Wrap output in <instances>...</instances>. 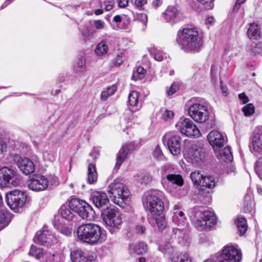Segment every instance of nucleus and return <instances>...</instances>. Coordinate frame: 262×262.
<instances>
[{
  "mask_svg": "<svg viewBox=\"0 0 262 262\" xmlns=\"http://www.w3.org/2000/svg\"><path fill=\"white\" fill-rule=\"evenodd\" d=\"M177 42L184 52L198 53L203 47V35L196 28H185L178 33Z\"/></svg>",
  "mask_w": 262,
  "mask_h": 262,
  "instance_id": "nucleus-1",
  "label": "nucleus"
},
{
  "mask_svg": "<svg viewBox=\"0 0 262 262\" xmlns=\"http://www.w3.org/2000/svg\"><path fill=\"white\" fill-rule=\"evenodd\" d=\"M76 234L80 241L91 245L101 244L106 239L105 231L94 223L84 224L79 226Z\"/></svg>",
  "mask_w": 262,
  "mask_h": 262,
  "instance_id": "nucleus-2",
  "label": "nucleus"
},
{
  "mask_svg": "<svg viewBox=\"0 0 262 262\" xmlns=\"http://www.w3.org/2000/svg\"><path fill=\"white\" fill-rule=\"evenodd\" d=\"M112 201L118 206L124 207L129 202V192L126 186L118 180H115L107 188Z\"/></svg>",
  "mask_w": 262,
  "mask_h": 262,
  "instance_id": "nucleus-3",
  "label": "nucleus"
},
{
  "mask_svg": "<svg viewBox=\"0 0 262 262\" xmlns=\"http://www.w3.org/2000/svg\"><path fill=\"white\" fill-rule=\"evenodd\" d=\"M102 217L105 224L112 228L110 231L113 232L116 229H119L122 224V219L120 212L115 207H108L102 212Z\"/></svg>",
  "mask_w": 262,
  "mask_h": 262,
  "instance_id": "nucleus-4",
  "label": "nucleus"
},
{
  "mask_svg": "<svg viewBox=\"0 0 262 262\" xmlns=\"http://www.w3.org/2000/svg\"><path fill=\"white\" fill-rule=\"evenodd\" d=\"M190 178L194 185L202 191L207 189L211 190L215 186L213 178L204 176L198 171L192 172L190 174Z\"/></svg>",
  "mask_w": 262,
  "mask_h": 262,
  "instance_id": "nucleus-5",
  "label": "nucleus"
},
{
  "mask_svg": "<svg viewBox=\"0 0 262 262\" xmlns=\"http://www.w3.org/2000/svg\"><path fill=\"white\" fill-rule=\"evenodd\" d=\"M6 198L8 206L15 211L23 207L29 199L26 192L18 190L10 192L7 194Z\"/></svg>",
  "mask_w": 262,
  "mask_h": 262,
  "instance_id": "nucleus-6",
  "label": "nucleus"
},
{
  "mask_svg": "<svg viewBox=\"0 0 262 262\" xmlns=\"http://www.w3.org/2000/svg\"><path fill=\"white\" fill-rule=\"evenodd\" d=\"M175 127L181 134L188 137H198L200 135V130L189 118H181Z\"/></svg>",
  "mask_w": 262,
  "mask_h": 262,
  "instance_id": "nucleus-7",
  "label": "nucleus"
},
{
  "mask_svg": "<svg viewBox=\"0 0 262 262\" xmlns=\"http://www.w3.org/2000/svg\"><path fill=\"white\" fill-rule=\"evenodd\" d=\"M19 180L17 172L7 167L0 169V187L17 186Z\"/></svg>",
  "mask_w": 262,
  "mask_h": 262,
  "instance_id": "nucleus-8",
  "label": "nucleus"
},
{
  "mask_svg": "<svg viewBox=\"0 0 262 262\" xmlns=\"http://www.w3.org/2000/svg\"><path fill=\"white\" fill-rule=\"evenodd\" d=\"M189 116L195 122L204 123L208 119L209 112L206 106L199 103H195L188 110Z\"/></svg>",
  "mask_w": 262,
  "mask_h": 262,
  "instance_id": "nucleus-9",
  "label": "nucleus"
},
{
  "mask_svg": "<svg viewBox=\"0 0 262 262\" xmlns=\"http://www.w3.org/2000/svg\"><path fill=\"white\" fill-rule=\"evenodd\" d=\"M171 169L167 166H164L161 170V183L165 188H168L167 182L181 186L183 185L184 180L180 174L170 173Z\"/></svg>",
  "mask_w": 262,
  "mask_h": 262,
  "instance_id": "nucleus-10",
  "label": "nucleus"
},
{
  "mask_svg": "<svg viewBox=\"0 0 262 262\" xmlns=\"http://www.w3.org/2000/svg\"><path fill=\"white\" fill-rule=\"evenodd\" d=\"M216 222V217L214 213L208 210L201 212L198 217L196 226L200 229H209L212 227Z\"/></svg>",
  "mask_w": 262,
  "mask_h": 262,
  "instance_id": "nucleus-11",
  "label": "nucleus"
},
{
  "mask_svg": "<svg viewBox=\"0 0 262 262\" xmlns=\"http://www.w3.org/2000/svg\"><path fill=\"white\" fill-rule=\"evenodd\" d=\"M242 252L237 247L227 245L221 253L220 257L227 262H239L242 259Z\"/></svg>",
  "mask_w": 262,
  "mask_h": 262,
  "instance_id": "nucleus-12",
  "label": "nucleus"
},
{
  "mask_svg": "<svg viewBox=\"0 0 262 262\" xmlns=\"http://www.w3.org/2000/svg\"><path fill=\"white\" fill-rule=\"evenodd\" d=\"M146 207L152 215L162 214L164 206L162 201L158 196L150 194L146 198Z\"/></svg>",
  "mask_w": 262,
  "mask_h": 262,
  "instance_id": "nucleus-13",
  "label": "nucleus"
},
{
  "mask_svg": "<svg viewBox=\"0 0 262 262\" xmlns=\"http://www.w3.org/2000/svg\"><path fill=\"white\" fill-rule=\"evenodd\" d=\"M207 139L215 152L222 148L227 142V137L217 130L210 132Z\"/></svg>",
  "mask_w": 262,
  "mask_h": 262,
  "instance_id": "nucleus-14",
  "label": "nucleus"
},
{
  "mask_svg": "<svg viewBox=\"0 0 262 262\" xmlns=\"http://www.w3.org/2000/svg\"><path fill=\"white\" fill-rule=\"evenodd\" d=\"M96 257L94 252H85L79 249L71 252V259L73 262H96Z\"/></svg>",
  "mask_w": 262,
  "mask_h": 262,
  "instance_id": "nucleus-15",
  "label": "nucleus"
},
{
  "mask_svg": "<svg viewBox=\"0 0 262 262\" xmlns=\"http://www.w3.org/2000/svg\"><path fill=\"white\" fill-rule=\"evenodd\" d=\"M189 159L193 164H201L206 157V150L203 145H193L189 151Z\"/></svg>",
  "mask_w": 262,
  "mask_h": 262,
  "instance_id": "nucleus-16",
  "label": "nucleus"
},
{
  "mask_svg": "<svg viewBox=\"0 0 262 262\" xmlns=\"http://www.w3.org/2000/svg\"><path fill=\"white\" fill-rule=\"evenodd\" d=\"M48 184V180L45 176L40 174L34 175L30 180L28 187L33 191H40L45 190Z\"/></svg>",
  "mask_w": 262,
  "mask_h": 262,
  "instance_id": "nucleus-17",
  "label": "nucleus"
},
{
  "mask_svg": "<svg viewBox=\"0 0 262 262\" xmlns=\"http://www.w3.org/2000/svg\"><path fill=\"white\" fill-rule=\"evenodd\" d=\"M16 160L19 169L25 174H30L35 171V164L31 159L19 157L18 158H16Z\"/></svg>",
  "mask_w": 262,
  "mask_h": 262,
  "instance_id": "nucleus-18",
  "label": "nucleus"
},
{
  "mask_svg": "<svg viewBox=\"0 0 262 262\" xmlns=\"http://www.w3.org/2000/svg\"><path fill=\"white\" fill-rule=\"evenodd\" d=\"M185 235V233L182 229L177 228H169L163 235L161 241H167L171 243V241L174 237H178L179 239V243H183Z\"/></svg>",
  "mask_w": 262,
  "mask_h": 262,
  "instance_id": "nucleus-19",
  "label": "nucleus"
},
{
  "mask_svg": "<svg viewBox=\"0 0 262 262\" xmlns=\"http://www.w3.org/2000/svg\"><path fill=\"white\" fill-rule=\"evenodd\" d=\"M181 138L179 135H174L168 139L167 144L170 152L174 156L181 152Z\"/></svg>",
  "mask_w": 262,
  "mask_h": 262,
  "instance_id": "nucleus-20",
  "label": "nucleus"
},
{
  "mask_svg": "<svg viewBox=\"0 0 262 262\" xmlns=\"http://www.w3.org/2000/svg\"><path fill=\"white\" fill-rule=\"evenodd\" d=\"M91 200L97 208H101L109 202L107 194L101 191H94L91 195Z\"/></svg>",
  "mask_w": 262,
  "mask_h": 262,
  "instance_id": "nucleus-21",
  "label": "nucleus"
},
{
  "mask_svg": "<svg viewBox=\"0 0 262 262\" xmlns=\"http://www.w3.org/2000/svg\"><path fill=\"white\" fill-rule=\"evenodd\" d=\"M162 15L167 23L173 25L178 20L179 12L176 7L168 6Z\"/></svg>",
  "mask_w": 262,
  "mask_h": 262,
  "instance_id": "nucleus-22",
  "label": "nucleus"
},
{
  "mask_svg": "<svg viewBox=\"0 0 262 262\" xmlns=\"http://www.w3.org/2000/svg\"><path fill=\"white\" fill-rule=\"evenodd\" d=\"M158 250L162 252L165 257L168 258L170 260V258L175 256L174 247L172 246L170 242L161 241L159 244Z\"/></svg>",
  "mask_w": 262,
  "mask_h": 262,
  "instance_id": "nucleus-23",
  "label": "nucleus"
},
{
  "mask_svg": "<svg viewBox=\"0 0 262 262\" xmlns=\"http://www.w3.org/2000/svg\"><path fill=\"white\" fill-rule=\"evenodd\" d=\"M132 149V143L126 144L122 146L117 155V162L115 167L116 169H118L120 168L122 163L126 158L128 152Z\"/></svg>",
  "mask_w": 262,
  "mask_h": 262,
  "instance_id": "nucleus-24",
  "label": "nucleus"
},
{
  "mask_svg": "<svg viewBox=\"0 0 262 262\" xmlns=\"http://www.w3.org/2000/svg\"><path fill=\"white\" fill-rule=\"evenodd\" d=\"M54 236L52 235L51 232L46 230H44L42 231H39L36 233V236L34 238L35 242L41 244H44L46 243L50 244L52 242Z\"/></svg>",
  "mask_w": 262,
  "mask_h": 262,
  "instance_id": "nucleus-25",
  "label": "nucleus"
},
{
  "mask_svg": "<svg viewBox=\"0 0 262 262\" xmlns=\"http://www.w3.org/2000/svg\"><path fill=\"white\" fill-rule=\"evenodd\" d=\"M251 151L256 154L262 152V134L257 133L251 138L250 145Z\"/></svg>",
  "mask_w": 262,
  "mask_h": 262,
  "instance_id": "nucleus-26",
  "label": "nucleus"
},
{
  "mask_svg": "<svg viewBox=\"0 0 262 262\" xmlns=\"http://www.w3.org/2000/svg\"><path fill=\"white\" fill-rule=\"evenodd\" d=\"M78 215L83 219L93 221L95 219V212L92 207L85 202V205H83L79 211Z\"/></svg>",
  "mask_w": 262,
  "mask_h": 262,
  "instance_id": "nucleus-27",
  "label": "nucleus"
},
{
  "mask_svg": "<svg viewBox=\"0 0 262 262\" xmlns=\"http://www.w3.org/2000/svg\"><path fill=\"white\" fill-rule=\"evenodd\" d=\"M139 94L135 91H132L128 95L129 108L132 111H136L141 106V104L139 102Z\"/></svg>",
  "mask_w": 262,
  "mask_h": 262,
  "instance_id": "nucleus-28",
  "label": "nucleus"
},
{
  "mask_svg": "<svg viewBox=\"0 0 262 262\" xmlns=\"http://www.w3.org/2000/svg\"><path fill=\"white\" fill-rule=\"evenodd\" d=\"M147 251V245L144 242L129 245V252L131 254L137 255L143 254Z\"/></svg>",
  "mask_w": 262,
  "mask_h": 262,
  "instance_id": "nucleus-29",
  "label": "nucleus"
},
{
  "mask_svg": "<svg viewBox=\"0 0 262 262\" xmlns=\"http://www.w3.org/2000/svg\"><path fill=\"white\" fill-rule=\"evenodd\" d=\"M247 35L250 39H257L260 37L261 33L259 27L256 23H251L247 31Z\"/></svg>",
  "mask_w": 262,
  "mask_h": 262,
  "instance_id": "nucleus-30",
  "label": "nucleus"
},
{
  "mask_svg": "<svg viewBox=\"0 0 262 262\" xmlns=\"http://www.w3.org/2000/svg\"><path fill=\"white\" fill-rule=\"evenodd\" d=\"M216 152V156L219 159L223 161H231L233 159V156L231 151V148L229 146H226L223 149L220 148Z\"/></svg>",
  "mask_w": 262,
  "mask_h": 262,
  "instance_id": "nucleus-31",
  "label": "nucleus"
},
{
  "mask_svg": "<svg viewBox=\"0 0 262 262\" xmlns=\"http://www.w3.org/2000/svg\"><path fill=\"white\" fill-rule=\"evenodd\" d=\"M83 205H85V201L78 198H73L69 201L70 208L78 214Z\"/></svg>",
  "mask_w": 262,
  "mask_h": 262,
  "instance_id": "nucleus-32",
  "label": "nucleus"
},
{
  "mask_svg": "<svg viewBox=\"0 0 262 262\" xmlns=\"http://www.w3.org/2000/svg\"><path fill=\"white\" fill-rule=\"evenodd\" d=\"M98 178L96 165L93 163L89 164L88 167V181L90 184L95 183Z\"/></svg>",
  "mask_w": 262,
  "mask_h": 262,
  "instance_id": "nucleus-33",
  "label": "nucleus"
},
{
  "mask_svg": "<svg viewBox=\"0 0 262 262\" xmlns=\"http://www.w3.org/2000/svg\"><path fill=\"white\" fill-rule=\"evenodd\" d=\"M71 209L69 207V205H62L58 210L62 218L67 220H71L74 217V214L71 212Z\"/></svg>",
  "mask_w": 262,
  "mask_h": 262,
  "instance_id": "nucleus-34",
  "label": "nucleus"
},
{
  "mask_svg": "<svg viewBox=\"0 0 262 262\" xmlns=\"http://www.w3.org/2000/svg\"><path fill=\"white\" fill-rule=\"evenodd\" d=\"M11 220L10 214L7 211L0 210V230L8 226Z\"/></svg>",
  "mask_w": 262,
  "mask_h": 262,
  "instance_id": "nucleus-35",
  "label": "nucleus"
},
{
  "mask_svg": "<svg viewBox=\"0 0 262 262\" xmlns=\"http://www.w3.org/2000/svg\"><path fill=\"white\" fill-rule=\"evenodd\" d=\"M108 50V47L106 41L103 40L97 45L95 52L97 55L101 56L106 54Z\"/></svg>",
  "mask_w": 262,
  "mask_h": 262,
  "instance_id": "nucleus-36",
  "label": "nucleus"
},
{
  "mask_svg": "<svg viewBox=\"0 0 262 262\" xmlns=\"http://www.w3.org/2000/svg\"><path fill=\"white\" fill-rule=\"evenodd\" d=\"M171 262H192V259L187 253L177 254L170 258Z\"/></svg>",
  "mask_w": 262,
  "mask_h": 262,
  "instance_id": "nucleus-37",
  "label": "nucleus"
},
{
  "mask_svg": "<svg viewBox=\"0 0 262 262\" xmlns=\"http://www.w3.org/2000/svg\"><path fill=\"white\" fill-rule=\"evenodd\" d=\"M235 223L241 235L244 234L247 229V221L244 217H238Z\"/></svg>",
  "mask_w": 262,
  "mask_h": 262,
  "instance_id": "nucleus-38",
  "label": "nucleus"
},
{
  "mask_svg": "<svg viewBox=\"0 0 262 262\" xmlns=\"http://www.w3.org/2000/svg\"><path fill=\"white\" fill-rule=\"evenodd\" d=\"M117 89V86L114 84L107 87L105 90L101 92L100 98L103 100H106L108 97L115 94Z\"/></svg>",
  "mask_w": 262,
  "mask_h": 262,
  "instance_id": "nucleus-39",
  "label": "nucleus"
},
{
  "mask_svg": "<svg viewBox=\"0 0 262 262\" xmlns=\"http://www.w3.org/2000/svg\"><path fill=\"white\" fill-rule=\"evenodd\" d=\"M45 252L42 248L32 245L29 254L36 258H43Z\"/></svg>",
  "mask_w": 262,
  "mask_h": 262,
  "instance_id": "nucleus-40",
  "label": "nucleus"
},
{
  "mask_svg": "<svg viewBox=\"0 0 262 262\" xmlns=\"http://www.w3.org/2000/svg\"><path fill=\"white\" fill-rule=\"evenodd\" d=\"M82 37L84 41L90 40L95 34V31L89 28L88 27H84L81 29Z\"/></svg>",
  "mask_w": 262,
  "mask_h": 262,
  "instance_id": "nucleus-41",
  "label": "nucleus"
},
{
  "mask_svg": "<svg viewBox=\"0 0 262 262\" xmlns=\"http://www.w3.org/2000/svg\"><path fill=\"white\" fill-rule=\"evenodd\" d=\"M146 71L142 67H138L137 70L134 72L132 79L135 80L142 79L145 75Z\"/></svg>",
  "mask_w": 262,
  "mask_h": 262,
  "instance_id": "nucleus-42",
  "label": "nucleus"
},
{
  "mask_svg": "<svg viewBox=\"0 0 262 262\" xmlns=\"http://www.w3.org/2000/svg\"><path fill=\"white\" fill-rule=\"evenodd\" d=\"M154 215L156 216L155 220L158 228L160 230L163 229L166 226L165 216L162 214Z\"/></svg>",
  "mask_w": 262,
  "mask_h": 262,
  "instance_id": "nucleus-43",
  "label": "nucleus"
},
{
  "mask_svg": "<svg viewBox=\"0 0 262 262\" xmlns=\"http://www.w3.org/2000/svg\"><path fill=\"white\" fill-rule=\"evenodd\" d=\"M149 52L154 59L159 61H161L164 59V55L165 54L154 47L151 48Z\"/></svg>",
  "mask_w": 262,
  "mask_h": 262,
  "instance_id": "nucleus-44",
  "label": "nucleus"
},
{
  "mask_svg": "<svg viewBox=\"0 0 262 262\" xmlns=\"http://www.w3.org/2000/svg\"><path fill=\"white\" fill-rule=\"evenodd\" d=\"M74 70L76 72H79L85 71L86 70V62L85 59H79L74 66Z\"/></svg>",
  "mask_w": 262,
  "mask_h": 262,
  "instance_id": "nucleus-45",
  "label": "nucleus"
},
{
  "mask_svg": "<svg viewBox=\"0 0 262 262\" xmlns=\"http://www.w3.org/2000/svg\"><path fill=\"white\" fill-rule=\"evenodd\" d=\"M101 7L106 11L112 10L115 5L114 0H100Z\"/></svg>",
  "mask_w": 262,
  "mask_h": 262,
  "instance_id": "nucleus-46",
  "label": "nucleus"
},
{
  "mask_svg": "<svg viewBox=\"0 0 262 262\" xmlns=\"http://www.w3.org/2000/svg\"><path fill=\"white\" fill-rule=\"evenodd\" d=\"M252 202L251 197L249 195L246 194L245 196V203L244 210L245 212H250L252 210Z\"/></svg>",
  "mask_w": 262,
  "mask_h": 262,
  "instance_id": "nucleus-47",
  "label": "nucleus"
},
{
  "mask_svg": "<svg viewBox=\"0 0 262 262\" xmlns=\"http://www.w3.org/2000/svg\"><path fill=\"white\" fill-rule=\"evenodd\" d=\"M254 106L252 103H248L243 107L242 111L246 116H249L254 113Z\"/></svg>",
  "mask_w": 262,
  "mask_h": 262,
  "instance_id": "nucleus-48",
  "label": "nucleus"
},
{
  "mask_svg": "<svg viewBox=\"0 0 262 262\" xmlns=\"http://www.w3.org/2000/svg\"><path fill=\"white\" fill-rule=\"evenodd\" d=\"M251 53L254 55L262 53V42H258L252 46Z\"/></svg>",
  "mask_w": 262,
  "mask_h": 262,
  "instance_id": "nucleus-49",
  "label": "nucleus"
},
{
  "mask_svg": "<svg viewBox=\"0 0 262 262\" xmlns=\"http://www.w3.org/2000/svg\"><path fill=\"white\" fill-rule=\"evenodd\" d=\"M55 227L57 230H58L61 233L67 236L71 235L72 234V230L64 226L55 225Z\"/></svg>",
  "mask_w": 262,
  "mask_h": 262,
  "instance_id": "nucleus-50",
  "label": "nucleus"
},
{
  "mask_svg": "<svg viewBox=\"0 0 262 262\" xmlns=\"http://www.w3.org/2000/svg\"><path fill=\"white\" fill-rule=\"evenodd\" d=\"M152 177L147 174H142L139 177V182L141 184H147L152 181Z\"/></svg>",
  "mask_w": 262,
  "mask_h": 262,
  "instance_id": "nucleus-51",
  "label": "nucleus"
},
{
  "mask_svg": "<svg viewBox=\"0 0 262 262\" xmlns=\"http://www.w3.org/2000/svg\"><path fill=\"white\" fill-rule=\"evenodd\" d=\"M152 155L154 158L157 160H161L163 158V155L158 145L155 147Z\"/></svg>",
  "mask_w": 262,
  "mask_h": 262,
  "instance_id": "nucleus-52",
  "label": "nucleus"
},
{
  "mask_svg": "<svg viewBox=\"0 0 262 262\" xmlns=\"http://www.w3.org/2000/svg\"><path fill=\"white\" fill-rule=\"evenodd\" d=\"M204 6L205 9L211 10L214 7L213 0H198Z\"/></svg>",
  "mask_w": 262,
  "mask_h": 262,
  "instance_id": "nucleus-53",
  "label": "nucleus"
},
{
  "mask_svg": "<svg viewBox=\"0 0 262 262\" xmlns=\"http://www.w3.org/2000/svg\"><path fill=\"white\" fill-rule=\"evenodd\" d=\"M173 222H174L178 225H182L183 226L185 224V222L186 221V217L183 212H182V214L178 215V219H172Z\"/></svg>",
  "mask_w": 262,
  "mask_h": 262,
  "instance_id": "nucleus-54",
  "label": "nucleus"
},
{
  "mask_svg": "<svg viewBox=\"0 0 262 262\" xmlns=\"http://www.w3.org/2000/svg\"><path fill=\"white\" fill-rule=\"evenodd\" d=\"M174 116V113L172 111L165 110L162 115V118L165 121L171 120Z\"/></svg>",
  "mask_w": 262,
  "mask_h": 262,
  "instance_id": "nucleus-55",
  "label": "nucleus"
},
{
  "mask_svg": "<svg viewBox=\"0 0 262 262\" xmlns=\"http://www.w3.org/2000/svg\"><path fill=\"white\" fill-rule=\"evenodd\" d=\"M255 170L259 178L260 171H262V156L260 157L255 163Z\"/></svg>",
  "mask_w": 262,
  "mask_h": 262,
  "instance_id": "nucleus-56",
  "label": "nucleus"
},
{
  "mask_svg": "<svg viewBox=\"0 0 262 262\" xmlns=\"http://www.w3.org/2000/svg\"><path fill=\"white\" fill-rule=\"evenodd\" d=\"M43 258L50 262H55L57 256L49 252H45Z\"/></svg>",
  "mask_w": 262,
  "mask_h": 262,
  "instance_id": "nucleus-57",
  "label": "nucleus"
},
{
  "mask_svg": "<svg viewBox=\"0 0 262 262\" xmlns=\"http://www.w3.org/2000/svg\"><path fill=\"white\" fill-rule=\"evenodd\" d=\"M181 206L179 204L175 205L173 206V216L172 219H178V215H182V211L180 210Z\"/></svg>",
  "mask_w": 262,
  "mask_h": 262,
  "instance_id": "nucleus-58",
  "label": "nucleus"
},
{
  "mask_svg": "<svg viewBox=\"0 0 262 262\" xmlns=\"http://www.w3.org/2000/svg\"><path fill=\"white\" fill-rule=\"evenodd\" d=\"M179 85L175 82L173 83L168 90L167 93L168 95H172L179 89Z\"/></svg>",
  "mask_w": 262,
  "mask_h": 262,
  "instance_id": "nucleus-59",
  "label": "nucleus"
},
{
  "mask_svg": "<svg viewBox=\"0 0 262 262\" xmlns=\"http://www.w3.org/2000/svg\"><path fill=\"white\" fill-rule=\"evenodd\" d=\"M43 158L45 160H48L50 162H53L55 159L54 156L48 152H45L43 153Z\"/></svg>",
  "mask_w": 262,
  "mask_h": 262,
  "instance_id": "nucleus-60",
  "label": "nucleus"
},
{
  "mask_svg": "<svg viewBox=\"0 0 262 262\" xmlns=\"http://www.w3.org/2000/svg\"><path fill=\"white\" fill-rule=\"evenodd\" d=\"M95 26L97 29H102L104 27V23L101 20H97L95 22Z\"/></svg>",
  "mask_w": 262,
  "mask_h": 262,
  "instance_id": "nucleus-61",
  "label": "nucleus"
},
{
  "mask_svg": "<svg viewBox=\"0 0 262 262\" xmlns=\"http://www.w3.org/2000/svg\"><path fill=\"white\" fill-rule=\"evenodd\" d=\"M122 57H123L122 53H120V54H118V55L115 59V64L116 66H120L122 63V62H123Z\"/></svg>",
  "mask_w": 262,
  "mask_h": 262,
  "instance_id": "nucleus-62",
  "label": "nucleus"
},
{
  "mask_svg": "<svg viewBox=\"0 0 262 262\" xmlns=\"http://www.w3.org/2000/svg\"><path fill=\"white\" fill-rule=\"evenodd\" d=\"M239 99L242 101L243 104H245L248 102L249 99L244 93L239 94L238 95Z\"/></svg>",
  "mask_w": 262,
  "mask_h": 262,
  "instance_id": "nucleus-63",
  "label": "nucleus"
},
{
  "mask_svg": "<svg viewBox=\"0 0 262 262\" xmlns=\"http://www.w3.org/2000/svg\"><path fill=\"white\" fill-rule=\"evenodd\" d=\"M147 3V0H135V5L137 7L141 8Z\"/></svg>",
  "mask_w": 262,
  "mask_h": 262,
  "instance_id": "nucleus-64",
  "label": "nucleus"
}]
</instances>
